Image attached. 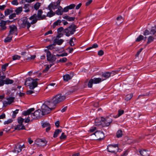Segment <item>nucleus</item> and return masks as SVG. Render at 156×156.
Returning a JSON list of instances; mask_svg holds the SVG:
<instances>
[{"label":"nucleus","instance_id":"3","mask_svg":"<svg viewBox=\"0 0 156 156\" xmlns=\"http://www.w3.org/2000/svg\"><path fill=\"white\" fill-rule=\"evenodd\" d=\"M54 104L51 102V101L50 99L45 101L41 107V111L44 115L49 113L51 111L55 108Z\"/></svg>","mask_w":156,"mask_h":156},{"label":"nucleus","instance_id":"49","mask_svg":"<svg viewBox=\"0 0 156 156\" xmlns=\"http://www.w3.org/2000/svg\"><path fill=\"white\" fill-rule=\"evenodd\" d=\"M55 45V44H53L50 45L47 47V48L49 49L52 50L54 48L53 46Z\"/></svg>","mask_w":156,"mask_h":156},{"label":"nucleus","instance_id":"13","mask_svg":"<svg viewBox=\"0 0 156 156\" xmlns=\"http://www.w3.org/2000/svg\"><path fill=\"white\" fill-rule=\"evenodd\" d=\"M94 134L96 137L97 140H101L102 139L104 136L103 132L100 131H97L94 133Z\"/></svg>","mask_w":156,"mask_h":156},{"label":"nucleus","instance_id":"9","mask_svg":"<svg viewBox=\"0 0 156 156\" xmlns=\"http://www.w3.org/2000/svg\"><path fill=\"white\" fill-rule=\"evenodd\" d=\"M45 51L47 53V60L51 62H55L56 60L55 55H51V52L47 50H45Z\"/></svg>","mask_w":156,"mask_h":156},{"label":"nucleus","instance_id":"21","mask_svg":"<svg viewBox=\"0 0 156 156\" xmlns=\"http://www.w3.org/2000/svg\"><path fill=\"white\" fill-rule=\"evenodd\" d=\"M37 142L38 143L37 144L39 146H44L46 145V142L44 140L41 139H39L37 140Z\"/></svg>","mask_w":156,"mask_h":156},{"label":"nucleus","instance_id":"51","mask_svg":"<svg viewBox=\"0 0 156 156\" xmlns=\"http://www.w3.org/2000/svg\"><path fill=\"white\" fill-rule=\"evenodd\" d=\"M116 19L118 21H120L121 22H122V20H123L122 17L121 16H118Z\"/></svg>","mask_w":156,"mask_h":156},{"label":"nucleus","instance_id":"16","mask_svg":"<svg viewBox=\"0 0 156 156\" xmlns=\"http://www.w3.org/2000/svg\"><path fill=\"white\" fill-rule=\"evenodd\" d=\"M104 120L103 117H101L97 118L95 120V124L96 126H99L101 125H103L102 121Z\"/></svg>","mask_w":156,"mask_h":156},{"label":"nucleus","instance_id":"17","mask_svg":"<svg viewBox=\"0 0 156 156\" xmlns=\"http://www.w3.org/2000/svg\"><path fill=\"white\" fill-rule=\"evenodd\" d=\"M59 7L55 2H53L51 3L48 6L49 10H55Z\"/></svg>","mask_w":156,"mask_h":156},{"label":"nucleus","instance_id":"32","mask_svg":"<svg viewBox=\"0 0 156 156\" xmlns=\"http://www.w3.org/2000/svg\"><path fill=\"white\" fill-rule=\"evenodd\" d=\"M62 21L60 20H58L55 22L53 24V28H55L57 26L60 25Z\"/></svg>","mask_w":156,"mask_h":156},{"label":"nucleus","instance_id":"44","mask_svg":"<svg viewBox=\"0 0 156 156\" xmlns=\"http://www.w3.org/2000/svg\"><path fill=\"white\" fill-rule=\"evenodd\" d=\"M8 63H6L2 66V70L3 71H5V70L6 68L8 65Z\"/></svg>","mask_w":156,"mask_h":156},{"label":"nucleus","instance_id":"1","mask_svg":"<svg viewBox=\"0 0 156 156\" xmlns=\"http://www.w3.org/2000/svg\"><path fill=\"white\" fill-rule=\"evenodd\" d=\"M43 11L41 9L37 11V14H34L28 18L24 17L18 21V24L20 28H24L27 27L29 29L31 25L36 23L38 20L46 19V16L42 15Z\"/></svg>","mask_w":156,"mask_h":156},{"label":"nucleus","instance_id":"5","mask_svg":"<svg viewBox=\"0 0 156 156\" xmlns=\"http://www.w3.org/2000/svg\"><path fill=\"white\" fill-rule=\"evenodd\" d=\"M38 80V79L33 80L31 78H28L25 81V85L29 86V88L30 89H33L37 87V81Z\"/></svg>","mask_w":156,"mask_h":156},{"label":"nucleus","instance_id":"42","mask_svg":"<svg viewBox=\"0 0 156 156\" xmlns=\"http://www.w3.org/2000/svg\"><path fill=\"white\" fill-rule=\"evenodd\" d=\"M19 111V109H16L15 111L13 112V115L12 116L13 118L16 117V115L18 113Z\"/></svg>","mask_w":156,"mask_h":156},{"label":"nucleus","instance_id":"64","mask_svg":"<svg viewBox=\"0 0 156 156\" xmlns=\"http://www.w3.org/2000/svg\"><path fill=\"white\" fill-rule=\"evenodd\" d=\"M34 92V91L32 90H29L27 92V94H30Z\"/></svg>","mask_w":156,"mask_h":156},{"label":"nucleus","instance_id":"19","mask_svg":"<svg viewBox=\"0 0 156 156\" xmlns=\"http://www.w3.org/2000/svg\"><path fill=\"white\" fill-rule=\"evenodd\" d=\"M15 130H20L22 129H25V127L23 124H19L16 125L15 127Z\"/></svg>","mask_w":156,"mask_h":156},{"label":"nucleus","instance_id":"18","mask_svg":"<svg viewBox=\"0 0 156 156\" xmlns=\"http://www.w3.org/2000/svg\"><path fill=\"white\" fill-rule=\"evenodd\" d=\"M140 153L143 156H149L150 154V152L148 151L143 150L140 151Z\"/></svg>","mask_w":156,"mask_h":156},{"label":"nucleus","instance_id":"43","mask_svg":"<svg viewBox=\"0 0 156 156\" xmlns=\"http://www.w3.org/2000/svg\"><path fill=\"white\" fill-rule=\"evenodd\" d=\"M13 120L11 119H8L7 121H5L4 122V124H8L10 123H11L13 121Z\"/></svg>","mask_w":156,"mask_h":156},{"label":"nucleus","instance_id":"60","mask_svg":"<svg viewBox=\"0 0 156 156\" xmlns=\"http://www.w3.org/2000/svg\"><path fill=\"white\" fill-rule=\"evenodd\" d=\"M16 14L15 13H13L9 16V18L10 19H12L13 18L16 16Z\"/></svg>","mask_w":156,"mask_h":156},{"label":"nucleus","instance_id":"56","mask_svg":"<svg viewBox=\"0 0 156 156\" xmlns=\"http://www.w3.org/2000/svg\"><path fill=\"white\" fill-rule=\"evenodd\" d=\"M96 129V127H92L90 129L89 132H93L95 131Z\"/></svg>","mask_w":156,"mask_h":156},{"label":"nucleus","instance_id":"26","mask_svg":"<svg viewBox=\"0 0 156 156\" xmlns=\"http://www.w3.org/2000/svg\"><path fill=\"white\" fill-rule=\"evenodd\" d=\"M63 41L64 40L61 39L59 40L57 39H55L54 40V43L59 45L61 44Z\"/></svg>","mask_w":156,"mask_h":156},{"label":"nucleus","instance_id":"47","mask_svg":"<svg viewBox=\"0 0 156 156\" xmlns=\"http://www.w3.org/2000/svg\"><path fill=\"white\" fill-rule=\"evenodd\" d=\"M74 39L73 38H70L69 41V44H70L71 46H73L74 45V43L73 42V40Z\"/></svg>","mask_w":156,"mask_h":156},{"label":"nucleus","instance_id":"27","mask_svg":"<svg viewBox=\"0 0 156 156\" xmlns=\"http://www.w3.org/2000/svg\"><path fill=\"white\" fill-rule=\"evenodd\" d=\"M62 13V8L61 6H59L58 9L56 11V13L58 15H61Z\"/></svg>","mask_w":156,"mask_h":156},{"label":"nucleus","instance_id":"20","mask_svg":"<svg viewBox=\"0 0 156 156\" xmlns=\"http://www.w3.org/2000/svg\"><path fill=\"white\" fill-rule=\"evenodd\" d=\"M42 127L43 128L46 127V132H48L50 129V124L48 122H44L42 124Z\"/></svg>","mask_w":156,"mask_h":156},{"label":"nucleus","instance_id":"15","mask_svg":"<svg viewBox=\"0 0 156 156\" xmlns=\"http://www.w3.org/2000/svg\"><path fill=\"white\" fill-rule=\"evenodd\" d=\"M117 72V71H115L112 72L111 73L108 72H105L102 74V76L104 78V79L102 78V80H104L106 79L109 78L111 76V74L112 73L114 74V73Z\"/></svg>","mask_w":156,"mask_h":156},{"label":"nucleus","instance_id":"30","mask_svg":"<svg viewBox=\"0 0 156 156\" xmlns=\"http://www.w3.org/2000/svg\"><path fill=\"white\" fill-rule=\"evenodd\" d=\"M50 11L48 12L47 14V16L51 17L55 15V13L52 10H49Z\"/></svg>","mask_w":156,"mask_h":156},{"label":"nucleus","instance_id":"34","mask_svg":"<svg viewBox=\"0 0 156 156\" xmlns=\"http://www.w3.org/2000/svg\"><path fill=\"white\" fill-rule=\"evenodd\" d=\"M133 96V94L131 93L127 94L126 96L125 100L128 101L131 99Z\"/></svg>","mask_w":156,"mask_h":156},{"label":"nucleus","instance_id":"6","mask_svg":"<svg viewBox=\"0 0 156 156\" xmlns=\"http://www.w3.org/2000/svg\"><path fill=\"white\" fill-rule=\"evenodd\" d=\"M77 27L74 24H72L64 30V32L66 36L69 37L70 35L73 34L76 31Z\"/></svg>","mask_w":156,"mask_h":156},{"label":"nucleus","instance_id":"2","mask_svg":"<svg viewBox=\"0 0 156 156\" xmlns=\"http://www.w3.org/2000/svg\"><path fill=\"white\" fill-rule=\"evenodd\" d=\"M34 110V108H32L28 109L26 111H24L23 114L24 116H27L30 115L31 118L33 119H36L40 118L42 115H45L43 113V112L40 109L35 111L33 113L32 112Z\"/></svg>","mask_w":156,"mask_h":156},{"label":"nucleus","instance_id":"4","mask_svg":"<svg viewBox=\"0 0 156 156\" xmlns=\"http://www.w3.org/2000/svg\"><path fill=\"white\" fill-rule=\"evenodd\" d=\"M66 97L61 94L56 95L51 99L50 100L51 101V102L55 107L56 105L64 101L66 99Z\"/></svg>","mask_w":156,"mask_h":156},{"label":"nucleus","instance_id":"24","mask_svg":"<svg viewBox=\"0 0 156 156\" xmlns=\"http://www.w3.org/2000/svg\"><path fill=\"white\" fill-rule=\"evenodd\" d=\"M6 21L2 20L0 23V26L1 27L3 30H5L6 29V27L5 25L6 23Z\"/></svg>","mask_w":156,"mask_h":156},{"label":"nucleus","instance_id":"35","mask_svg":"<svg viewBox=\"0 0 156 156\" xmlns=\"http://www.w3.org/2000/svg\"><path fill=\"white\" fill-rule=\"evenodd\" d=\"M156 32V27H153L151 28V30L150 34H153L154 35Z\"/></svg>","mask_w":156,"mask_h":156},{"label":"nucleus","instance_id":"50","mask_svg":"<svg viewBox=\"0 0 156 156\" xmlns=\"http://www.w3.org/2000/svg\"><path fill=\"white\" fill-rule=\"evenodd\" d=\"M66 137V135H65L64 133H62L61 136H60V138L61 139H65Z\"/></svg>","mask_w":156,"mask_h":156},{"label":"nucleus","instance_id":"33","mask_svg":"<svg viewBox=\"0 0 156 156\" xmlns=\"http://www.w3.org/2000/svg\"><path fill=\"white\" fill-rule=\"evenodd\" d=\"M23 8L22 7H19L15 10V12L17 15L20 14L22 11Z\"/></svg>","mask_w":156,"mask_h":156},{"label":"nucleus","instance_id":"37","mask_svg":"<svg viewBox=\"0 0 156 156\" xmlns=\"http://www.w3.org/2000/svg\"><path fill=\"white\" fill-rule=\"evenodd\" d=\"M17 121L19 124H23V123L24 121V119L21 117H19L17 119Z\"/></svg>","mask_w":156,"mask_h":156},{"label":"nucleus","instance_id":"55","mask_svg":"<svg viewBox=\"0 0 156 156\" xmlns=\"http://www.w3.org/2000/svg\"><path fill=\"white\" fill-rule=\"evenodd\" d=\"M12 4L15 5H17L18 4L17 0H14L12 2Z\"/></svg>","mask_w":156,"mask_h":156},{"label":"nucleus","instance_id":"11","mask_svg":"<svg viewBox=\"0 0 156 156\" xmlns=\"http://www.w3.org/2000/svg\"><path fill=\"white\" fill-rule=\"evenodd\" d=\"M14 98L13 97H9L6 99V100L3 101V105L6 106L8 105H10L13 102Z\"/></svg>","mask_w":156,"mask_h":156},{"label":"nucleus","instance_id":"25","mask_svg":"<svg viewBox=\"0 0 156 156\" xmlns=\"http://www.w3.org/2000/svg\"><path fill=\"white\" fill-rule=\"evenodd\" d=\"M12 35L9 34L8 37L4 40L5 42H10L12 39Z\"/></svg>","mask_w":156,"mask_h":156},{"label":"nucleus","instance_id":"10","mask_svg":"<svg viewBox=\"0 0 156 156\" xmlns=\"http://www.w3.org/2000/svg\"><path fill=\"white\" fill-rule=\"evenodd\" d=\"M10 30L9 34L12 35L14 34L16 35H17V28L14 25H12L9 27Z\"/></svg>","mask_w":156,"mask_h":156},{"label":"nucleus","instance_id":"40","mask_svg":"<svg viewBox=\"0 0 156 156\" xmlns=\"http://www.w3.org/2000/svg\"><path fill=\"white\" fill-rule=\"evenodd\" d=\"M67 60V59L66 58H63L62 59H60L59 60H57V63H58L59 62H65Z\"/></svg>","mask_w":156,"mask_h":156},{"label":"nucleus","instance_id":"46","mask_svg":"<svg viewBox=\"0 0 156 156\" xmlns=\"http://www.w3.org/2000/svg\"><path fill=\"white\" fill-rule=\"evenodd\" d=\"M20 57L18 55H15L12 57V59L15 60L17 59H20Z\"/></svg>","mask_w":156,"mask_h":156},{"label":"nucleus","instance_id":"14","mask_svg":"<svg viewBox=\"0 0 156 156\" xmlns=\"http://www.w3.org/2000/svg\"><path fill=\"white\" fill-rule=\"evenodd\" d=\"M104 120L102 121L103 125H105V126H108L112 122V119L109 117H106L105 118L103 117Z\"/></svg>","mask_w":156,"mask_h":156},{"label":"nucleus","instance_id":"61","mask_svg":"<svg viewBox=\"0 0 156 156\" xmlns=\"http://www.w3.org/2000/svg\"><path fill=\"white\" fill-rule=\"evenodd\" d=\"M30 4H25L24 7L23 8L25 9H29Z\"/></svg>","mask_w":156,"mask_h":156},{"label":"nucleus","instance_id":"58","mask_svg":"<svg viewBox=\"0 0 156 156\" xmlns=\"http://www.w3.org/2000/svg\"><path fill=\"white\" fill-rule=\"evenodd\" d=\"M36 57V55H35L31 56L30 57H28L27 59L28 60L34 59Z\"/></svg>","mask_w":156,"mask_h":156},{"label":"nucleus","instance_id":"63","mask_svg":"<svg viewBox=\"0 0 156 156\" xmlns=\"http://www.w3.org/2000/svg\"><path fill=\"white\" fill-rule=\"evenodd\" d=\"M5 117V115L4 113H3L0 115V119H4Z\"/></svg>","mask_w":156,"mask_h":156},{"label":"nucleus","instance_id":"39","mask_svg":"<svg viewBox=\"0 0 156 156\" xmlns=\"http://www.w3.org/2000/svg\"><path fill=\"white\" fill-rule=\"evenodd\" d=\"M41 5V3L39 2L36 3L34 5V8L35 9L37 10L40 7Z\"/></svg>","mask_w":156,"mask_h":156},{"label":"nucleus","instance_id":"22","mask_svg":"<svg viewBox=\"0 0 156 156\" xmlns=\"http://www.w3.org/2000/svg\"><path fill=\"white\" fill-rule=\"evenodd\" d=\"M5 84H12L14 82L13 80L10 79L8 78H6L4 80Z\"/></svg>","mask_w":156,"mask_h":156},{"label":"nucleus","instance_id":"8","mask_svg":"<svg viewBox=\"0 0 156 156\" xmlns=\"http://www.w3.org/2000/svg\"><path fill=\"white\" fill-rule=\"evenodd\" d=\"M107 149L109 152L115 153L118 152L119 147L118 144L109 145L108 146Z\"/></svg>","mask_w":156,"mask_h":156},{"label":"nucleus","instance_id":"23","mask_svg":"<svg viewBox=\"0 0 156 156\" xmlns=\"http://www.w3.org/2000/svg\"><path fill=\"white\" fill-rule=\"evenodd\" d=\"M5 78V76H0V87L3 86L5 84L4 80L3 79Z\"/></svg>","mask_w":156,"mask_h":156},{"label":"nucleus","instance_id":"28","mask_svg":"<svg viewBox=\"0 0 156 156\" xmlns=\"http://www.w3.org/2000/svg\"><path fill=\"white\" fill-rule=\"evenodd\" d=\"M62 129H57L54 132L53 135V137L54 138L57 137L58 134L62 132Z\"/></svg>","mask_w":156,"mask_h":156},{"label":"nucleus","instance_id":"36","mask_svg":"<svg viewBox=\"0 0 156 156\" xmlns=\"http://www.w3.org/2000/svg\"><path fill=\"white\" fill-rule=\"evenodd\" d=\"M122 131L120 130H118L116 133V136L118 138H119L122 137Z\"/></svg>","mask_w":156,"mask_h":156},{"label":"nucleus","instance_id":"54","mask_svg":"<svg viewBox=\"0 0 156 156\" xmlns=\"http://www.w3.org/2000/svg\"><path fill=\"white\" fill-rule=\"evenodd\" d=\"M68 6L69 9H72L74 8L75 7V5L74 4H72L70 5L69 6Z\"/></svg>","mask_w":156,"mask_h":156},{"label":"nucleus","instance_id":"62","mask_svg":"<svg viewBox=\"0 0 156 156\" xmlns=\"http://www.w3.org/2000/svg\"><path fill=\"white\" fill-rule=\"evenodd\" d=\"M63 30V28L62 27H60L57 30L58 32V33L61 32Z\"/></svg>","mask_w":156,"mask_h":156},{"label":"nucleus","instance_id":"45","mask_svg":"<svg viewBox=\"0 0 156 156\" xmlns=\"http://www.w3.org/2000/svg\"><path fill=\"white\" fill-rule=\"evenodd\" d=\"M11 13V10L9 9H7L5 11V16H8Z\"/></svg>","mask_w":156,"mask_h":156},{"label":"nucleus","instance_id":"29","mask_svg":"<svg viewBox=\"0 0 156 156\" xmlns=\"http://www.w3.org/2000/svg\"><path fill=\"white\" fill-rule=\"evenodd\" d=\"M63 80L65 81H68V80L71 79V77L68 74H66L63 76Z\"/></svg>","mask_w":156,"mask_h":156},{"label":"nucleus","instance_id":"57","mask_svg":"<svg viewBox=\"0 0 156 156\" xmlns=\"http://www.w3.org/2000/svg\"><path fill=\"white\" fill-rule=\"evenodd\" d=\"M69 9L68 6H67L65 8H64L63 10H62L63 12H67L69 10Z\"/></svg>","mask_w":156,"mask_h":156},{"label":"nucleus","instance_id":"52","mask_svg":"<svg viewBox=\"0 0 156 156\" xmlns=\"http://www.w3.org/2000/svg\"><path fill=\"white\" fill-rule=\"evenodd\" d=\"M104 52L103 50H100L98 52V55L101 56L104 54Z\"/></svg>","mask_w":156,"mask_h":156},{"label":"nucleus","instance_id":"12","mask_svg":"<svg viewBox=\"0 0 156 156\" xmlns=\"http://www.w3.org/2000/svg\"><path fill=\"white\" fill-rule=\"evenodd\" d=\"M24 148H25V146L24 144L22 145L17 144L16 145L14 150L13 151L14 152H17L18 153L21 151L22 149Z\"/></svg>","mask_w":156,"mask_h":156},{"label":"nucleus","instance_id":"31","mask_svg":"<svg viewBox=\"0 0 156 156\" xmlns=\"http://www.w3.org/2000/svg\"><path fill=\"white\" fill-rule=\"evenodd\" d=\"M63 18L69 21H73L75 19V17H71L67 16H64Z\"/></svg>","mask_w":156,"mask_h":156},{"label":"nucleus","instance_id":"38","mask_svg":"<svg viewBox=\"0 0 156 156\" xmlns=\"http://www.w3.org/2000/svg\"><path fill=\"white\" fill-rule=\"evenodd\" d=\"M154 39V38L153 37L151 36H149L147 39V44H149L151 42L153 41Z\"/></svg>","mask_w":156,"mask_h":156},{"label":"nucleus","instance_id":"48","mask_svg":"<svg viewBox=\"0 0 156 156\" xmlns=\"http://www.w3.org/2000/svg\"><path fill=\"white\" fill-rule=\"evenodd\" d=\"M124 111L122 110H119L118 111V117H119L123 114Z\"/></svg>","mask_w":156,"mask_h":156},{"label":"nucleus","instance_id":"53","mask_svg":"<svg viewBox=\"0 0 156 156\" xmlns=\"http://www.w3.org/2000/svg\"><path fill=\"white\" fill-rule=\"evenodd\" d=\"M150 34V32H149V31L148 30H146L144 32V34L145 36L147 35H149Z\"/></svg>","mask_w":156,"mask_h":156},{"label":"nucleus","instance_id":"59","mask_svg":"<svg viewBox=\"0 0 156 156\" xmlns=\"http://www.w3.org/2000/svg\"><path fill=\"white\" fill-rule=\"evenodd\" d=\"M50 68L48 65H47L45 69L43 70V73H46L48 70Z\"/></svg>","mask_w":156,"mask_h":156},{"label":"nucleus","instance_id":"7","mask_svg":"<svg viewBox=\"0 0 156 156\" xmlns=\"http://www.w3.org/2000/svg\"><path fill=\"white\" fill-rule=\"evenodd\" d=\"M104 80H102L100 78H94L93 79H91L88 82V86L89 87L91 88L93 83H99Z\"/></svg>","mask_w":156,"mask_h":156},{"label":"nucleus","instance_id":"41","mask_svg":"<svg viewBox=\"0 0 156 156\" xmlns=\"http://www.w3.org/2000/svg\"><path fill=\"white\" fill-rule=\"evenodd\" d=\"M144 38V36L141 35H140L136 39V42H139L140 41L143 39Z\"/></svg>","mask_w":156,"mask_h":156}]
</instances>
